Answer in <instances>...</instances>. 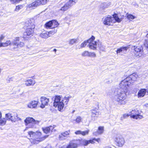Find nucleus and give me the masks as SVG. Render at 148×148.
Wrapping results in <instances>:
<instances>
[{
    "label": "nucleus",
    "instance_id": "obj_1",
    "mask_svg": "<svg viewBox=\"0 0 148 148\" xmlns=\"http://www.w3.org/2000/svg\"><path fill=\"white\" fill-rule=\"evenodd\" d=\"M131 82L129 81L127 78L121 81L119 84L120 89L118 91L117 95L114 97V100L119 105L125 104L127 101L126 98L127 97L126 93L128 88Z\"/></svg>",
    "mask_w": 148,
    "mask_h": 148
},
{
    "label": "nucleus",
    "instance_id": "obj_2",
    "mask_svg": "<svg viewBox=\"0 0 148 148\" xmlns=\"http://www.w3.org/2000/svg\"><path fill=\"white\" fill-rule=\"evenodd\" d=\"M71 96L65 97H62V96L57 95L54 97L53 106L55 108L58 107V110L61 111L63 109L65 105H67Z\"/></svg>",
    "mask_w": 148,
    "mask_h": 148
},
{
    "label": "nucleus",
    "instance_id": "obj_3",
    "mask_svg": "<svg viewBox=\"0 0 148 148\" xmlns=\"http://www.w3.org/2000/svg\"><path fill=\"white\" fill-rule=\"evenodd\" d=\"M29 137L31 138L30 141L33 144H37L41 142L48 137V135L41 137V133L38 131L34 132L32 131H29L28 132Z\"/></svg>",
    "mask_w": 148,
    "mask_h": 148
},
{
    "label": "nucleus",
    "instance_id": "obj_4",
    "mask_svg": "<svg viewBox=\"0 0 148 148\" xmlns=\"http://www.w3.org/2000/svg\"><path fill=\"white\" fill-rule=\"evenodd\" d=\"M19 37L16 38L11 42L10 40L6 41L5 43H1L0 42V47H5L10 45L13 46L14 49L23 47L24 46V44L22 42H19Z\"/></svg>",
    "mask_w": 148,
    "mask_h": 148
},
{
    "label": "nucleus",
    "instance_id": "obj_5",
    "mask_svg": "<svg viewBox=\"0 0 148 148\" xmlns=\"http://www.w3.org/2000/svg\"><path fill=\"white\" fill-rule=\"evenodd\" d=\"M26 23L28 24L29 27L27 29L26 32L24 33L23 37L25 38H29L32 36L34 33V29L35 28L34 21L33 18H32L26 22Z\"/></svg>",
    "mask_w": 148,
    "mask_h": 148
},
{
    "label": "nucleus",
    "instance_id": "obj_6",
    "mask_svg": "<svg viewBox=\"0 0 148 148\" xmlns=\"http://www.w3.org/2000/svg\"><path fill=\"white\" fill-rule=\"evenodd\" d=\"M90 141H87L83 139L74 140L69 143L66 148H77L78 145H80L87 146L88 143Z\"/></svg>",
    "mask_w": 148,
    "mask_h": 148
},
{
    "label": "nucleus",
    "instance_id": "obj_7",
    "mask_svg": "<svg viewBox=\"0 0 148 148\" xmlns=\"http://www.w3.org/2000/svg\"><path fill=\"white\" fill-rule=\"evenodd\" d=\"M95 37L92 36L89 39L87 40L84 41L80 45L81 48H83L88 43V45L89 48L92 50H96L97 48V43L96 41H94Z\"/></svg>",
    "mask_w": 148,
    "mask_h": 148
},
{
    "label": "nucleus",
    "instance_id": "obj_8",
    "mask_svg": "<svg viewBox=\"0 0 148 148\" xmlns=\"http://www.w3.org/2000/svg\"><path fill=\"white\" fill-rule=\"evenodd\" d=\"M114 140L116 143V145L119 147H122L125 143L124 138L121 135L118 134L115 136Z\"/></svg>",
    "mask_w": 148,
    "mask_h": 148
},
{
    "label": "nucleus",
    "instance_id": "obj_9",
    "mask_svg": "<svg viewBox=\"0 0 148 148\" xmlns=\"http://www.w3.org/2000/svg\"><path fill=\"white\" fill-rule=\"evenodd\" d=\"M133 49L134 50V53L135 56L137 57H141L143 55H144V53L143 52V48L141 46H134Z\"/></svg>",
    "mask_w": 148,
    "mask_h": 148
},
{
    "label": "nucleus",
    "instance_id": "obj_10",
    "mask_svg": "<svg viewBox=\"0 0 148 148\" xmlns=\"http://www.w3.org/2000/svg\"><path fill=\"white\" fill-rule=\"evenodd\" d=\"M139 112L137 109L132 110L129 112L130 116L134 119H140L143 118L142 116L139 114Z\"/></svg>",
    "mask_w": 148,
    "mask_h": 148
},
{
    "label": "nucleus",
    "instance_id": "obj_11",
    "mask_svg": "<svg viewBox=\"0 0 148 148\" xmlns=\"http://www.w3.org/2000/svg\"><path fill=\"white\" fill-rule=\"evenodd\" d=\"M5 117L7 118V119L15 122L17 118V114L16 112L8 113L5 114Z\"/></svg>",
    "mask_w": 148,
    "mask_h": 148
},
{
    "label": "nucleus",
    "instance_id": "obj_12",
    "mask_svg": "<svg viewBox=\"0 0 148 148\" xmlns=\"http://www.w3.org/2000/svg\"><path fill=\"white\" fill-rule=\"evenodd\" d=\"M75 3V2L73 0H70L61 8L60 10L64 11H65L71 8Z\"/></svg>",
    "mask_w": 148,
    "mask_h": 148
},
{
    "label": "nucleus",
    "instance_id": "obj_13",
    "mask_svg": "<svg viewBox=\"0 0 148 148\" xmlns=\"http://www.w3.org/2000/svg\"><path fill=\"white\" fill-rule=\"evenodd\" d=\"M105 25H110L114 23V18L112 17L109 16L103 18L102 20Z\"/></svg>",
    "mask_w": 148,
    "mask_h": 148
},
{
    "label": "nucleus",
    "instance_id": "obj_14",
    "mask_svg": "<svg viewBox=\"0 0 148 148\" xmlns=\"http://www.w3.org/2000/svg\"><path fill=\"white\" fill-rule=\"evenodd\" d=\"M25 125L27 126L29 124L33 125L38 123L39 121L37 120H35L32 117H27L25 120Z\"/></svg>",
    "mask_w": 148,
    "mask_h": 148
},
{
    "label": "nucleus",
    "instance_id": "obj_15",
    "mask_svg": "<svg viewBox=\"0 0 148 148\" xmlns=\"http://www.w3.org/2000/svg\"><path fill=\"white\" fill-rule=\"evenodd\" d=\"M57 32V30L54 29L53 31L45 33H42L40 35V36L42 38H47L50 36V34H53Z\"/></svg>",
    "mask_w": 148,
    "mask_h": 148
},
{
    "label": "nucleus",
    "instance_id": "obj_16",
    "mask_svg": "<svg viewBox=\"0 0 148 148\" xmlns=\"http://www.w3.org/2000/svg\"><path fill=\"white\" fill-rule=\"evenodd\" d=\"M41 4V3L40 0H37L28 5L27 8H29L30 10L34 9L37 6L40 5Z\"/></svg>",
    "mask_w": 148,
    "mask_h": 148
},
{
    "label": "nucleus",
    "instance_id": "obj_17",
    "mask_svg": "<svg viewBox=\"0 0 148 148\" xmlns=\"http://www.w3.org/2000/svg\"><path fill=\"white\" fill-rule=\"evenodd\" d=\"M70 133V130L62 132L59 136L60 140H63L69 137V136Z\"/></svg>",
    "mask_w": 148,
    "mask_h": 148
},
{
    "label": "nucleus",
    "instance_id": "obj_18",
    "mask_svg": "<svg viewBox=\"0 0 148 148\" xmlns=\"http://www.w3.org/2000/svg\"><path fill=\"white\" fill-rule=\"evenodd\" d=\"M40 101L42 103L40 107L43 108L45 107V106L48 105L49 102V99L44 97H42L40 98Z\"/></svg>",
    "mask_w": 148,
    "mask_h": 148
},
{
    "label": "nucleus",
    "instance_id": "obj_19",
    "mask_svg": "<svg viewBox=\"0 0 148 148\" xmlns=\"http://www.w3.org/2000/svg\"><path fill=\"white\" fill-rule=\"evenodd\" d=\"M138 77V75L136 73H133L132 74L130 75V76L126 78L127 79L129 82L133 83L134 82L136 81Z\"/></svg>",
    "mask_w": 148,
    "mask_h": 148
},
{
    "label": "nucleus",
    "instance_id": "obj_20",
    "mask_svg": "<svg viewBox=\"0 0 148 148\" xmlns=\"http://www.w3.org/2000/svg\"><path fill=\"white\" fill-rule=\"evenodd\" d=\"M38 101H32L27 104V107L30 108H33L36 107Z\"/></svg>",
    "mask_w": 148,
    "mask_h": 148
},
{
    "label": "nucleus",
    "instance_id": "obj_21",
    "mask_svg": "<svg viewBox=\"0 0 148 148\" xmlns=\"http://www.w3.org/2000/svg\"><path fill=\"white\" fill-rule=\"evenodd\" d=\"M25 84L27 86H33L36 83L34 80L32 79H28L25 81Z\"/></svg>",
    "mask_w": 148,
    "mask_h": 148
},
{
    "label": "nucleus",
    "instance_id": "obj_22",
    "mask_svg": "<svg viewBox=\"0 0 148 148\" xmlns=\"http://www.w3.org/2000/svg\"><path fill=\"white\" fill-rule=\"evenodd\" d=\"M89 132V130L84 131H82L81 130H77L75 132V133L76 135L81 134L83 136H85L88 134Z\"/></svg>",
    "mask_w": 148,
    "mask_h": 148
},
{
    "label": "nucleus",
    "instance_id": "obj_23",
    "mask_svg": "<svg viewBox=\"0 0 148 148\" xmlns=\"http://www.w3.org/2000/svg\"><path fill=\"white\" fill-rule=\"evenodd\" d=\"M91 113V117L92 118V119H95V118L98 117L99 113L98 112H97L95 110H90Z\"/></svg>",
    "mask_w": 148,
    "mask_h": 148
},
{
    "label": "nucleus",
    "instance_id": "obj_24",
    "mask_svg": "<svg viewBox=\"0 0 148 148\" xmlns=\"http://www.w3.org/2000/svg\"><path fill=\"white\" fill-rule=\"evenodd\" d=\"M104 131V127L103 126H99L98 127L97 131L96 132L93 133V134L95 136H97L98 135L103 134Z\"/></svg>",
    "mask_w": 148,
    "mask_h": 148
},
{
    "label": "nucleus",
    "instance_id": "obj_25",
    "mask_svg": "<svg viewBox=\"0 0 148 148\" xmlns=\"http://www.w3.org/2000/svg\"><path fill=\"white\" fill-rule=\"evenodd\" d=\"M127 49L128 48L127 47H122L120 48H118L116 51V53L118 55L121 52L125 53L127 51Z\"/></svg>",
    "mask_w": 148,
    "mask_h": 148
},
{
    "label": "nucleus",
    "instance_id": "obj_26",
    "mask_svg": "<svg viewBox=\"0 0 148 148\" xmlns=\"http://www.w3.org/2000/svg\"><path fill=\"white\" fill-rule=\"evenodd\" d=\"M55 130L54 129V127L52 126H50L47 127L43 129L44 132L46 134H47L50 132V131L52 132L55 131Z\"/></svg>",
    "mask_w": 148,
    "mask_h": 148
},
{
    "label": "nucleus",
    "instance_id": "obj_27",
    "mask_svg": "<svg viewBox=\"0 0 148 148\" xmlns=\"http://www.w3.org/2000/svg\"><path fill=\"white\" fill-rule=\"evenodd\" d=\"M146 90L145 89H141L138 92V97H144L145 94Z\"/></svg>",
    "mask_w": 148,
    "mask_h": 148
},
{
    "label": "nucleus",
    "instance_id": "obj_28",
    "mask_svg": "<svg viewBox=\"0 0 148 148\" xmlns=\"http://www.w3.org/2000/svg\"><path fill=\"white\" fill-rule=\"evenodd\" d=\"M97 43V46L101 50L104 51L105 49V46L103 45L99 41L98 42H96Z\"/></svg>",
    "mask_w": 148,
    "mask_h": 148
},
{
    "label": "nucleus",
    "instance_id": "obj_29",
    "mask_svg": "<svg viewBox=\"0 0 148 148\" xmlns=\"http://www.w3.org/2000/svg\"><path fill=\"white\" fill-rule=\"evenodd\" d=\"M78 39L77 38H73L69 40V45H72L73 44H75L77 42Z\"/></svg>",
    "mask_w": 148,
    "mask_h": 148
},
{
    "label": "nucleus",
    "instance_id": "obj_30",
    "mask_svg": "<svg viewBox=\"0 0 148 148\" xmlns=\"http://www.w3.org/2000/svg\"><path fill=\"white\" fill-rule=\"evenodd\" d=\"M51 22H52V29L57 27L59 25V24L56 20H52L51 21Z\"/></svg>",
    "mask_w": 148,
    "mask_h": 148
},
{
    "label": "nucleus",
    "instance_id": "obj_31",
    "mask_svg": "<svg viewBox=\"0 0 148 148\" xmlns=\"http://www.w3.org/2000/svg\"><path fill=\"white\" fill-rule=\"evenodd\" d=\"M113 17L114 18V23L115 21L118 22H120L122 20V19L119 18L117 16V15L116 14H114Z\"/></svg>",
    "mask_w": 148,
    "mask_h": 148
},
{
    "label": "nucleus",
    "instance_id": "obj_32",
    "mask_svg": "<svg viewBox=\"0 0 148 148\" xmlns=\"http://www.w3.org/2000/svg\"><path fill=\"white\" fill-rule=\"evenodd\" d=\"M45 27L47 29L52 28V22L51 21L46 23L45 24Z\"/></svg>",
    "mask_w": 148,
    "mask_h": 148
},
{
    "label": "nucleus",
    "instance_id": "obj_33",
    "mask_svg": "<svg viewBox=\"0 0 148 148\" xmlns=\"http://www.w3.org/2000/svg\"><path fill=\"white\" fill-rule=\"evenodd\" d=\"M6 122V119L4 118H1L0 119V125H4Z\"/></svg>",
    "mask_w": 148,
    "mask_h": 148
},
{
    "label": "nucleus",
    "instance_id": "obj_34",
    "mask_svg": "<svg viewBox=\"0 0 148 148\" xmlns=\"http://www.w3.org/2000/svg\"><path fill=\"white\" fill-rule=\"evenodd\" d=\"M82 56L83 57H89V52L88 51H84L82 53Z\"/></svg>",
    "mask_w": 148,
    "mask_h": 148
},
{
    "label": "nucleus",
    "instance_id": "obj_35",
    "mask_svg": "<svg viewBox=\"0 0 148 148\" xmlns=\"http://www.w3.org/2000/svg\"><path fill=\"white\" fill-rule=\"evenodd\" d=\"M86 140L87 141H91L90 142L88 143V144H89L90 143H91L92 144L94 143V141H96L98 142H99L100 140V139L99 138H98L97 139H96V138H94L92 140Z\"/></svg>",
    "mask_w": 148,
    "mask_h": 148
},
{
    "label": "nucleus",
    "instance_id": "obj_36",
    "mask_svg": "<svg viewBox=\"0 0 148 148\" xmlns=\"http://www.w3.org/2000/svg\"><path fill=\"white\" fill-rule=\"evenodd\" d=\"M82 119L81 116H78L77 117L76 119L75 120V121L77 123H79L81 122Z\"/></svg>",
    "mask_w": 148,
    "mask_h": 148
},
{
    "label": "nucleus",
    "instance_id": "obj_37",
    "mask_svg": "<svg viewBox=\"0 0 148 148\" xmlns=\"http://www.w3.org/2000/svg\"><path fill=\"white\" fill-rule=\"evenodd\" d=\"M127 18L129 20H131L134 19L135 17L132 14H128L127 16Z\"/></svg>",
    "mask_w": 148,
    "mask_h": 148
},
{
    "label": "nucleus",
    "instance_id": "obj_38",
    "mask_svg": "<svg viewBox=\"0 0 148 148\" xmlns=\"http://www.w3.org/2000/svg\"><path fill=\"white\" fill-rule=\"evenodd\" d=\"M129 116H130L129 112L128 114H123V116L121 117V119L123 120V119L126 118L127 117H128Z\"/></svg>",
    "mask_w": 148,
    "mask_h": 148
},
{
    "label": "nucleus",
    "instance_id": "obj_39",
    "mask_svg": "<svg viewBox=\"0 0 148 148\" xmlns=\"http://www.w3.org/2000/svg\"><path fill=\"white\" fill-rule=\"evenodd\" d=\"M22 8L23 6L21 5L16 6V8L15 10V11L16 12H18L19 10L21 9Z\"/></svg>",
    "mask_w": 148,
    "mask_h": 148
},
{
    "label": "nucleus",
    "instance_id": "obj_40",
    "mask_svg": "<svg viewBox=\"0 0 148 148\" xmlns=\"http://www.w3.org/2000/svg\"><path fill=\"white\" fill-rule=\"evenodd\" d=\"M22 0H10V2L12 3H19Z\"/></svg>",
    "mask_w": 148,
    "mask_h": 148
},
{
    "label": "nucleus",
    "instance_id": "obj_41",
    "mask_svg": "<svg viewBox=\"0 0 148 148\" xmlns=\"http://www.w3.org/2000/svg\"><path fill=\"white\" fill-rule=\"evenodd\" d=\"M96 56V54L94 52H90L89 57H95Z\"/></svg>",
    "mask_w": 148,
    "mask_h": 148
},
{
    "label": "nucleus",
    "instance_id": "obj_42",
    "mask_svg": "<svg viewBox=\"0 0 148 148\" xmlns=\"http://www.w3.org/2000/svg\"><path fill=\"white\" fill-rule=\"evenodd\" d=\"M41 3V4L44 5L47 3V0H40Z\"/></svg>",
    "mask_w": 148,
    "mask_h": 148
},
{
    "label": "nucleus",
    "instance_id": "obj_43",
    "mask_svg": "<svg viewBox=\"0 0 148 148\" xmlns=\"http://www.w3.org/2000/svg\"><path fill=\"white\" fill-rule=\"evenodd\" d=\"M7 80L8 81V82H10L11 81H12V77H11L10 78H8Z\"/></svg>",
    "mask_w": 148,
    "mask_h": 148
},
{
    "label": "nucleus",
    "instance_id": "obj_44",
    "mask_svg": "<svg viewBox=\"0 0 148 148\" xmlns=\"http://www.w3.org/2000/svg\"><path fill=\"white\" fill-rule=\"evenodd\" d=\"M145 45L148 48V41H146L145 43Z\"/></svg>",
    "mask_w": 148,
    "mask_h": 148
},
{
    "label": "nucleus",
    "instance_id": "obj_45",
    "mask_svg": "<svg viewBox=\"0 0 148 148\" xmlns=\"http://www.w3.org/2000/svg\"><path fill=\"white\" fill-rule=\"evenodd\" d=\"M4 38V36H3L1 35L0 36V41H1L3 40Z\"/></svg>",
    "mask_w": 148,
    "mask_h": 148
},
{
    "label": "nucleus",
    "instance_id": "obj_46",
    "mask_svg": "<svg viewBox=\"0 0 148 148\" xmlns=\"http://www.w3.org/2000/svg\"><path fill=\"white\" fill-rule=\"evenodd\" d=\"M45 148H51V147L50 145H48L47 146H46Z\"/></svg>",
    "mask_w": 148,
    "mask_h": 148
},
{
    "label": "nucleus",
    "instance_id": "obj_47",
    "mask_svg": "<svg viewBox=\"0 0 148 148\" xmlns=\"http://www.w3.org/2000/svg\"><path fill=\"white\" fill-rule=\"evenodd\" d=\"M2 117V114H1V112H0V119L2 118H1Z\"/></svg>",
    "mask_w": 148,
    "mask_h": 148
},
{
    "label": "nucleus",
    "instance_id": "obj_48",
    "mask_svg": "<svg viewBox=\"0 0 148 148\" xmlns=\"http://www.w3.org/2000/svg\"><path fill=\"white\" fill-rule=\"evenodd\" d=\"M104 148H111V147L109 146H107L106 147Z\"/></svg>",
    "mask_w": 148,
    "mask_h": 148
},
{
    "label": "nucleus",
    "instance_id": "obj_49",
    "mask_svg": "<svg viewBox=\"0 0 148 148\" xmlns=\"http://www.w3.org/2000/svg\"><path fill=\"white\" fill-rule=\"evenodd\" d=\"M56 51H57V50L56 49H54L53 50V51H54L55 52H56Z\"/></svg>",
    "mask_w": 148,
    "mask_h": 148
},
{
    "label": "nucleus",
    "instance_id": "obj_50",
    "mask_svg": "<svg viewBox=\"0 0 148 148\" xmlns=\"http://www.w3.org/2000/svg\"><path fill=\"white\" fill-rule=\"evenodd\" d=\"M28 127H27L25 129V130L24 131H25V130H27V129H28Z\"/></svg>",
    "mask_w": 148,
    "mask_h": 148
},
{
    "label": "nucleus",
    "instance_id": "obj_51",
    "mask_svg": "<svg viewBox=\"0 0 148 148\" xmlns=\"http://www.w3.org/2000/svg\"><path fill=\"white\" fill-rule=\"evenodd\" d=\"M33 125H31V126L30 127H33Z\"/></svg>",
    "mask_w": 148,
    "mask_h": 148
}]
</instances>
